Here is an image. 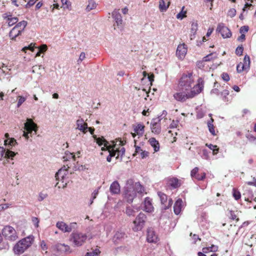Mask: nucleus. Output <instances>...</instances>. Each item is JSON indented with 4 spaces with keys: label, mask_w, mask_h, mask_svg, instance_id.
I'll list each match as a JSON object with an SVG mask.
<instances>
[{
    "label": "nucleus",
    "mask_w": 256,
    "mask_h": 256,
    "mask_svg": "<svg viewBox=\"0 0 256 256\" xmlns=\"http://www.w3.org/2000/svg\"><path fill=\"white\" fill-rule=\"evenodd\" d=\"M34 240L32 236H29L20 240L14 246L13 252L17 255L23 254L32 245Z\"/></svg>",
    "instance_id": "1"
},
{
    "label": "nucleus",
    "mask_w": 256,
    "mask_h": 256,
    "mask_svg": "<svg viewBox=\"0 0 256 256\" xmlns=\"http://www.w3.org/2000/svg\"><path fill=\"white\" fill-rule=\"evenodd\" d=\"M194 82L192 78V73L190 72L188 74H183L179 80V88L180 90L186 92L191 90L192 84Z\"/></svg>",
    "instance_id": "2"
},
{
    "label": "nucleus",
    "mask_w": 256,
    "mask_h": 256,
    "mask_svg": "<svg viewBox=\"0 0 256 256\" xmlns=\"http://www.w3.org/2000/svg\"><path fill=\"white\" fill-rule=\"evenodd\" d=\"M24 124V128L26 132H23V136L28 140L29 138L28 134H36L38 127L31 118H28Z\"/></svg>",
    "instance_id": "3"
},
{
    "label": "nucleus",
    "mask_w": 256,
    "mask_h": 256,
    "mask_svg": "<svg viewBox=\"0 0 256 256\" xmlns=\"http://www.w3.org/2000/svg\"><path fill=\"white\" fill-rule=\"evenodd\" d=\"M88 238L86 234L82 232H74L71 235L70 241L75 246L83 245Z\"/></svg>",
    "instance_id": "4"
},
{
    "label": "nucleus",
    "mask_w": 256,
    "mask_h": 256,
    "mask_svg": "<svg viewBox=\"0 0 256 256\" xmlns=\"http://www.w3.org/2000/svg\"><path fill=\"white\" fill-rule=\"evenodd\" d=\"M2 235L10 241H14L18 238V234L15 229L10 225L6 226L2 230Z\"/></svg>",
    "instance_id": "5"
},
{
    "label": "nucleus",
    "mask_w": 256,
    "mask_h": 256,
    "mask_svg": "<svg viewBox=\"0 0 256 256\" xmlns=\"http://www.w3.org/2000/svg\"><path fill=\"white\" fill-rule=\"evenodd\" d=\"M27 24V22L26 20H22L18 23L10 32V36L14 38L20 34L24 30Z\"/></svg>",
    "instance_id": "6"
},
{
    "label": "nucleus",
    "mask_w": 256,
    "mask_h": 256,
    "mask_svg": "<svg viewBox=\"0 0 256 256\" xmlns=\"http://www.w3.org/2000/svg\"><path fill=\"white\" fill-rule=\"evenodd\" d=\"M119 10H114L112 13V16L115 21L114 26H115L116 24L118 28L122 30L123 28V20Z\"/></svg>",
    "instance_id": "7"
},
{
    "label": "nucleus",
    "mask_w": 256,
    "mask_h": 256,
    "mask_svg": "<svg viewBox=\"0 0 256 256\" xmlns=\"http://www.w3.org/2000/svg\"><path fill=\"white\" fill-rule=\"evenodd\" d=\"M216 31L220 33L224 38H229L232 36L230 30L223 23H220L218 24Z\"/></svg>",
    "instance_id": "8"
},
{
    "label": "nucleus",
    "mask_w": 256,
    "mask_h": 256,
    "mask_svg": "<svg viewBox=\"0 0 256 256\" xmlns=\"http://www.w3.org/2000/svg\"><path fill=\"white\" fill-rule=\"evenodd\" d=\"M196 96V93L194 92V90H191L190 92L184 94L183 92H177L174 95V98L180 102H184L186 99L194 98Z\"/></svg>",
    "instance_id": "9"
},
{
    "label": "nucleus",
    "mask_w": 256,
    "mask_h": 256,
    "mask_svg": "<svg viewBox=\"0 0 256 256\" xmlns=\"http://www.w3.org/2000/svg\"><path fill=\"white\" fill-rule=\"evenodd\" d=\"M162 118H153L150 123V128L152 132L158 134L161 132V126L160 122Z\"/></svg>",
    "instance_id": "10"
},
{
    "label": "nucleus",
    "mask_w": 256,
    "mask_h": 256,
    "mask_svg": "<svg viewBox=\"0 0 256 256\" xmlns=\"http://www.w3.org/2000/svg\"><path fill=\"white\" fill-rule=\"evenodd\" d=\"M124 199L129 204L133 202L134 198L136 196L135 189H124Z\"/></svg>",
    "instance_id": "11"
},
{
    "label": "nucleus",
    "mask_w": 256,
    "mask_h": 256,
    "mask_svg": "<svg viewBox=\"0 0 256 256\" xmlns=\"http://www.w3.org/2000/svg\"><path fill=\"white\" fill-rule=\"evenodd\" d=\"M16 154H18L17 152H14L9 150H6L5 148H4L3 147L0 146V160H2L4 155V158L7 160H13V158L15 156H16Z\"/></svg>",
    "instance_id": "12"
},
{
    "label": "nucleus",
    "mask_w": 256,
    "mask_h": 256,
    "mask_svg": "<svg viewBox=\"0 0 256 256\" xmlns=\"http://www.w3.org/2000/svg\"><path fill=\"white\" fill-rule=\"evenodd\" d=\"M143 210L147 212L151 213L154 212V208L152 204V199L149 197L144 198L142 202Z\"/></svg>",
    "instance_id": "13"
},
{
    "label": "nucleus",
    "mask_w": 256,
    "mask_h": 256,
    "mask_svg": "<svg viewBox=\"0 0 256 256\" xmlns=\"http://www.w3.org/2000/svg\"><path fill=\"white\" fill-rule=\"evenodd\" d=\"M146 240L148 242L151 243H156L158 240V236L151 228H148L147 230Z\"/></svg>",
    "instance_id": "14"
},
{
    "label": "nucleus",
    "mask_w": 256,
    "mask_h": 256,
    "mask_svg": "<svg viewBox=\"0 0 256 256\" xmlns=\"http://www.w3.org/2000/svg\"><path fill=\"white\" fill-rule=\"evenodd\" d=\"M187 52V48L184 44H180L177 48L176 54L180 59H182Z\"/></svg>",
    "instance_id": "15"
},
{
    "label": "nucleus",
    "mask_w": 256,
    "mask_h": 256,
    "mask_svg": "<svg viewBox=\"0 0 256 256\" xmlns=\"http://www.w3.org/2000/svg\"><path fill=\"white\" fill-rule=\"evenodd\" d=\"M204 80L203 78H199L198 80V84L193 88V90H194V92L196 93V96L202 92L204 88Z\"/></svg>",
    "instance_id": "16"
},
{
    "label": "nucleus",
    "mask_w": 256,
    "mask_h": 256,
    "mask_svg": "<svg viewBox=\"0 0 256 256\" xmlns=\"http://www.w3.org/2000/svg\"><path fill=\"white\" fill-rule=\"evenodd\" d=\"M238 214V210H232L228 208L226 215L230 220H235L236 222H237L239 220Z\"/></svg>",
    "instance_id": "17"
},
{
    "label": "nucleus",
    "mask_w": 256,
    "mask_h": 256,
    "mask_svg": "<svg viewBox=\"0 0 256 256\" xmlns=\"http://www.w3.org/2000/svg\"><path fill=\"white\" fill-rule=\"evenodd\" d=\"M77 128L81 132L86 133L88 128V124L84 122L82 118L78 119L76 120Z\"/></svg>",
    "instance_id": "18"
},
{
    "label": "nucleus",
    "mask_w": 256,
    "mask_h": 256,
    "mask_svg": "<svg viewBox=\"0 0 256 256\" xmlns=\"http://www.w3.org/2000/svg\"><path fill=\"white\" fill-rule=\"evenodd\" d=\"M110 190L112 194H118L120 192V186L118 181L115 180L112 182L110 186Z\"/></svg>",
    "instance_id": "19"
},
{
    "label": "nucleus",
    "mask_w": 256,
    "mask_h": 256,
    "mask_svg": "<svg viewBox=\"0 0 256 256\" xmlns=\"http://www.w3.org/2000/svg\"><path fill=\"white\" fill-rule=\"evenodd\" d=\"M146 222H147L146 216L142 212H140L134 221V224H144Z\"/></svg>",
    "instance_id": "20"
},
{
    "label": "nucleus",
    "mask_w": 256,
    "mask_h": 256,
    "mask_svg": "<svg viewBox=\"0 0 256 256\" xmlns=\"http://www.w3.org/2000/svg\"><path fill=\"white\" fill-rule=\"evenodd\" d=\"M183 202L181 198H178L175 202L174 206V210L176 214H180L182 207Z\"/></svg>",
    "instance_id": "21"
},
{
    "label": "nucleus",
    "mask_w": 256,
    "mask_h": 256,
    "mask_svg": "<svg viewBox=\"0 0 256 256\" xmlns=\"http://www.w3.org/2000/svg\"><path fill=\"white\" fill-rule=\"evenodd\" d=\"M68 172L66 170H63V169H60L56 174L55 178L56 180L62 181L67 175Z\"/></svg>",
    "instance_id": "22"
},
{
    "label": "nucleus",
    "mask_w": 256,
    "mask_h": 256,
    "mask_svg": "<svg viewBox=\"0 0 256 256\" xmlns=\"http://www.w3.org/2000/svg\"><path fill=\"white\" fill-rule=\"evenodd\" d=\"M93 138L100 146L104 144V146L107 148H108L110 146L109 142L104 137L97 138L96 135H94Z\"/></svg>",
    "instance_id": "23"
},
{
    "label": "nucleus",
    "mask_w": 256,
    "mask_h": 256,
    "mask_svg": "<svg viewBox=\"0 0 256 256\" xmlns=\"http://www.w3.org/2000/svg\"><path fill=\"white\" fill-rule=\"evenodd\" d=\"M170 2L168 0H160L159 2V8L161 12H166L168 8Z\"/></svg>",
    "instance_id": "24"
},
{
    "label": "nucleus",
    "mask_w": 256,
    "mask_h": 256,
    "mask_svg": "<svg viewBox=\"0 0 256 256\" xmlns=\"http://www.w3.org/2000/svg\"><path fill=\"white\" fill-rule=\"evenodd\" d=\"M148 142L152 147H153L154 151L157 152L160 150V144L154 138H151L149 139Z\"/></svg>",
    "instance_id": "25"
},
{
    "label": "nucleus",
    "mask_w": 256,
    "mask_h": 256,
    "mask_svg": "<svg viewBox=\"0 0 256 256\" xmlns=\"http://www.w3.org/2000/svg\"><path fill=\"white\" fill-rule=\"evenodd\" d=\"M198 28V24L196 22H192L191 24L190 38L193 40L195 38V35Z\"/></svg>",
    "instance_id": "26"
},
{
    "label": "nucleus",
    "mask_w": 256,
    "mask_h": 256,
    "mask_svg": "<svg viewBox=\"0 0 256 256\" xmlns=\"http://www.w3.org/2000/svg\"><path fill=\"white\" fill-rule=\"evenodd\" d=\"M169 182L170 185L173 188H176L180 186V180L176 178H170Z\"/></svg>",
    "instance_id": "27"
},
{
    "label": "nucleus",
    "mask_w": 256,
    "mask_h": 256,
    "mask_svg": "<svg viewBox=\"0 0 256 256\" xmlns=\"http://www.w3.org/2000/svg\"><path fill=\"white\" fill-rule=\"evenodd\" d=\"M144 126L141 124H138L134 128V132L138 136H142L143 135L144 131Z\"/></svg>",
    "instance_id": "28"
},
{
    "label": "nucleus",
    "mask_w": 256,
    "mask_h": 256,
    "mask_svg": "<svg viewBox=\"0 0 256 256\" xmlns=\"http://www.w3.org/2000/svg\"><path fill=\"white\" fill-rule=\"evenodd\" d=\"M55 248L60 252H66L70 250V246L68 245L62 244H58L55 246Z\"/></svg>",
    "instance_id": "29"
},
{
    "label": "nucleus",
    "mask_w": 256,
    "mask_h": 256,
    "mask_svg": "<svg viewBox=\"0 0 256 256\" xmlns=\"http://www.w3.org/2000/svg\"><path fill=\"white\" fill-rule=\"evenodd\" d=\"M64 154L65 155L62 158L64 162L68 161L71 158H72L74 160H76V156L74 153L66 151Z\"/></svg>",
    "instance_id": "30"
},
{
    "label": "nucleus",
    "mask_w": 256,
    "mask_h": 256,
    "mask_svg": "<svg viewBox=\"0 0 256 256\" xmlns=\"http://www.w3.org/2000/svg\"><path fill=\"white\" fill-rule=\"evenodd\" d=\"M58 228L64 232H70L72 230V225H57Z\"/></svg>",
    "instance_id": "31"
},
{
    "label": "nucleus",
    "mask_w": 256,
    "mask_h": 256,
    "mask_svg": "<svg viewBox=\"0 0 256 256\" xmlns=\"http://www.w3.org/2000/svg\"><path fill=\"white\" fill-rule=\"evenodd\" d=\"M16 143V140L14 138L4 140V145L7 147V149L10 148V146H14Z\"/></svg>",
    "instance_id": "32"
},
{
    "label": "nucleus",
    "mask_w": 256,
    "mask_h": 256,
    "mask_svg": "<svg viewBox=\"0 0 256 256\" xmlns=\"http://www.w3.org/2000/svg\"><path fill=\"white\" fill-rule=\"evenodd\" d=\"M214 121V119L212 118H211L210 120H209L208 122V128L209 132L211 133L212 135L214 136L216 134L214 126L213 124Z\"/></svg>",
    "instance_id": "33"
},
{
    "label": "nucleus",
    "mask_w": 256,
    "mask_h": 256,
    "mask_svg": "<svg viewBox=\"0 0 256 256\" xmlns=\"http://www.w3.org/2000/svg\"><path fill=\"white\" fill-rule=\"evenodd\" d=\"M134 189L136 190V192L139 194H142L144 192V187L141 185V184L139 182H136L134 184Z\"/></svg>",
    "instance_id": "34"
},
{
    "label": "nucleus",
    "mask_w": 256,
    "mask_h": 256,
    "mask_svg": "<svg viewBox=\"0 0 256 256\" xmlns=\"http://www.w3.org/2000/svg\"><path fill=\"white\" fill-rule=\"evenodd\" d=\"M10 245L5 240H3L0 242V251H7L9 250Z\"/></svg>",
    "instance_id": "35"
},
{
    "label": "nucleus",
    "mask_w": 256,
    "mask_h": 256,
    "mask_svg": "<svg viewBox=\"0 0 256 256\" xmlns=\"http://www.w3.org/2000/svg\"><path fill=\"white\" fill-rule=\"evenodd\" d=\"M96 6V4L94 0H88V4L86 8V10L90 12V10L95 8Z\"/></svg>",
    "instance_id": "36"
},
{
    "label": "nucleus",
    "mask_w": 256,
    "mask_h": 256,
    "mask_svg": "<svg viewBox=\"0 0 256 256\" xmlns=\"http://www.w3.org/2000/svg\"><path fill=\"white\" fill-rule=\"evenodd\" d=\"M158 194L160 198L161 203L162 204H164L167 202V200H168L167 196L165 194H164L161 192H158Z\"/></svg>",
    "instance_id": "37"
},
{
    "label": "nucleus",
    "mask_w": 256,
    "mask_h": 256,
    "mask_svg": "<svg viewBox=\"0 0 256 256\" xmlns=\"http://www.w3.org/2000/svg\"><path fill=\"white\" fill-rule=\"evenodd\" d=\"M250 56L248 54H246L244 58L243 62H242V64H243L244 67L246 68L248 70L250 68Z\"/></svg>",
    "instance_id": "38"
},
{
    "label": "nucleus",
    "mask_w": 256,
    "mask_h": 256,
    "mask_svg": "<svg viewBox=\"0 0 256 256\" xmlns=\"http://www.w3.org/2000/svg\"><path fill=\"white\" fill-rule=\"evenodd\" d=\"M134 182L132 179H129L126 181V186L124 189H134Z\"/></svg>",
    "instance_id": "39"
},
{
    "label": "nucleus",
    "mask_w": 256,
    "mask_h": 256,
    "mask_svg": "<svg viewBox=\"0 0 256 256\" xmlns=\"http://www.w3.org/2000/svg\"><path fill=\"white\" fill-rule=\"evenodd\" d=\"M126 212L128 216H134L136 213V211H135L131 206H128L126 207Z\"/></svg>",
    "instance_id": "40"
},
{
    "label": "nucleus",
    "mask_w": 256,
    "mask_h": 256,
    "mask_svg": "<svg viewBox=\"0 0 256 256\" xmlns=\"http://www.w3.org/2000/svg\"><path fill=\"white\" fill-rule=\"evenodd\" d=\"M232 196L236 200H240L241 197L240 192L234 188L232 190Z\"/></svg>",
    "instance_id": "41"
},
{
    "label": "nucleus",
    "mask_w": 256,
    "mask_h": 256,
    "mask_svg": "<svg viewBox=\"0 0 256 256\" xmlns=\"http://www.w3.org/2000/svg\"><path fill=\"white\" fill-rule=\"evenodd\" d=\"M100 252L98 249H95L92 252H88L86 253L85 256H98Z\"/></svg>",
    "instance_id": "42"
},
{
    "label": "nucleus",
    "mask_w": 256,
    "mask_h": 256,
    "mask_svg": "<svg viewBox=\"0 0 256 256\" xmlns=\"http://www.w3.org/2000/svg\"><path fill=\"white\" fill-rule=\"evenodd\" d=\"M198 167H195L191 170L190 176L192 178H195L196 179V176H198V174H200L198 173Z\"/></svg>",
    "instance_id": "43"
},
{
    "label": "nucleus",
    "mask_w": 256,
    "mask_h": 256,
    "mask_svg": "<svg viewBox=\"0 0 256 256\" xmlns=\"http://www.w3.org/2000/svg\"><path fill=\"white\" fill-rule=\"evenodd\" d=\"M18 20V19L17 17H12L10 19L8 20V25L9 26H13L14 24H16Z\"/></svg>",
    "instance_id": "44"
},
{
    "label": "nucleus",
    "mask_w": 256,
    "mask_h": 256,
    "mask_svg": "<svg viewBox=\"0 0 256 256\" xmlns=\"http://www.w3.org/2000/svg\"><path fill=\"white\" fill-rule=\"evenodd\" d=\"M247 70L246 68L244 67L242 62H240L236 66V70L238 73L242 72L243 70Z\"/></svg>",
    "instance_id": "45"
},
{
    "label": "nucleus",
    "mask_w": 256,
    "mask_h": 256,
    "mask_svg": "<svg viewBox=\"0 0 256 256\" xmlns=\"http://www.w3.org/2000/svg\"><path fill=\"white\" fill-rule=\"evenodd\" d=\"M218 247L214 245H212V246L210 248H203V252H206L207 250H208L211 252H216L218 250Z\"/></svg>",
    "instance_id": "46"
},
{
    "label": "nucleus",
    "mask_w": 256,
    "mask_h": 256,
    "mask_svg": "<svg viewBox=\"0 0 256 256\" xmlns=\"http://www.w3.org/2000/svg\"><path fill=\"white\" fill-rule=\"evenodd\" d=\"M244 48L242 45L238 46L236 50V54L240 56L242 54Z\"/></svg>",
    "instance_id": "47"
},
{
    "label": "nucleus",
    "mask_w": 256,
    "mask_h": 256,
    "mask_svg": "<svg viewBox=\"0 0 256 256\" xmlns=\"http://www.w3.org/2000/svg\"><path fill=\"white\" fill-rule=\"evenodd\" d=\"M48 196V195L47 194L43 193L42 192H40L38 194V200L39 202H42L44 198H46Z\"/></svg>",
    "instance_id": "48"
},
{
    "label": "nucleus",
    "mask_w": 256,
    "mask_h": 256,
    "mask_svg": "<svg viewBox=\"0 0 256 256\" xmlns=\"http://www.w3.org/2000/svg\"><path fill=\"white\" fill-rule=\"evenodd\" d=\"M214 53H210L207 56L204 57L203 60L205 62H208L212 60L214 58H216V56L213 57Z\"/></svg>",
    "instance_id": "49"
},
{
    "label": "nucleus",
    "mask_w": 256,
    "mask_h": 256,
    "mask_svg": "<svg viewBox=\"0 0 256 256\" xmlns=\"http://www.w3.org/2000/svg\"><path fill=\"white\" fill-rule=\"evenodd\" d=\"M29 50L32 52L34 51V47L32 46V44H30L28 46H26L22 48V51L26 52V50Z\"/></svg>",
    "instance_id": "50"
},
{
    "label": "nucleus",
    "mask_w": 256,
    "mask_h": 256,
    "mask_svg": "<svg viewBox=\"0 0 256 256\" xmlns=\"http://www.w3.org/2000/svg\"><path fill=\"white\" fill-rule=\"evenodd\" d=\"M228 14L230 18L234 17L236 14V10L234 8H230L228 11Z\"/></svg>",
    "instance_id": "51"
},
{
    "label": "nucleus",
    "mask_w": 256,
    "mask_h": 256,
    "mask_svg": "<svg viewBox=\"0 0 256 256\" xmlns=\"http://www.w3.org/2000/svg\"><path fill=\"white\" fill-rule=\"evenodd\" d=\"M186 12H183L182 10L180 12L177 14L176 18L178 19L182 20L184 16H186Z\"/></svg>",
    "instance_id": "52"
},
{
    "label": "nucleus",
    "mask_w": 256,
    "mask_h": 256,
    "mask_svg": "<svg viewBox=\"0 0 256 256\" xmlns=\"http://www.w3.org/2000/svg\"><path fill=\"white\" fill-rule=\"evenodd\" d=\"M36 0H29L28 3L25 5V8H28L32 6L36 2Z\"/></svg>",
    "instance_id": "53"
},
{
    "label": "nucleus",
    "mask_w": 256,
    "mask_h": 256,
    "mask_svg": "<svg viewBox=\"0 0 256 256\" xmlns=\"http://www.w3.org/2000/svg\"><path fill=\"white\" fill-rule=\"evenodd\" d=\"M248 30H249L248 26H244L240 28V33L246 32H248Z\"/></svg>",
    "instance_id": "54"
},
{
    "label": "nucleus",
    "mask_w": 256,
    "mask_h": 256,
    "mask_svg": "<svg viewBox=\"0 0 256 256\" xmlns=\"http://www.w3.org/2000/svg\"><path fill=\"white\" fill-rule=\"evenodd\" d=\"M204 62H205V61H204L203 59L202 60L198 61L196 62V66L199 68L202 69L204 66Z\"/></svg>",
    "instance_id": "55"
},
{
    "label": "nucleus",
    "mask_w": 256,
    "mask_h": 256,
    "mask_svg": "<svg viewBox=\"0 0 256 256\" xmlns=\"http://www.w3.org/2000/svg\"><path fill=\"white\" fill-rule=\"evenodd\" d=\"M26 100L24 96H20V98L18 99V104H17V106L18 108H19L22 104Z\"/></svg>",
    "instance_id": "56"
},
{
    "label": "nucleus",
    "mask_w": 256,
    "mask_h": 256,
    "mask_svg": "<svg viewBox=\"0 0 256 256\" xmlns=\"http://www.w3.org/2000/svg\"><path fill=\"white\" fill-rule=\"evenodd\" d=\"M246 136L250 142H254L256 141V136H254L250 134H248Z\"/></svg>",
    "instance_id": "57"
},
{
    "label": "nucleus",
    "mask_w": 256,
    "mask_h": 256,
    "mask_svg": "<svg viewBox=\"0 0 256 256\" xmlns=\"http://www.w3.org/2000/svg\"><path fill=\"white\" fill-rule=\"evenodd\" d=\"M222 78L224 81L228 82L230 80L229 75L227 73H222Z\"/></svg>",
    "instance_id": "58"
},
{
    "label": "nucleus",
    "mask_w": 256,
    "mask_h": 256,
    "mask_svg": "<svg viewBox=\"0 0 256 256\" xmlns=\"http://www.w3.org/2000/svg\"><path fill=\"white\" fill-rule=\"evenodd\" d=\"M116 152H110V154L106 158V160L108 162H110L112 158L115 156Z\"/></svg>",
    "instance_id": "59"
},
{
    "label": "nucleus",
    "mask_w": 256,
    "mask_h": 256,
    "mask_svg": "<svg viewBox=\"0 0 256 256\" xmlns=\"http://www.w3.org/2000/svg\"><path fill=\"white\" fill-rule=\"evenodd\" d=\"M206 173L203 172L201 174H198V176H196V180H204L206 178Z\"/></svg>",
    "instance_id": "60"
},
{
    "label": "nucleus",
    "mask_w": 256,
    "mask_h": 256,
    "mask_svg": "<svg viewBox=\"0 0 256 256\" xmlns=\"http://www.w3.org/2000/svg\"><path fill=\"white\" fill-rule=\"evenodd\" d=\"M148 152L146 150H142L140 152V156L142 158H144L148 156Z\"/></svg>",
    "instance_id": "61"
},
{
    "label": "nucleus",
    "mask_w": 256,
    "mask_h": 256,
    "mask_svg": "<svg viewBox=\"0 0 256 256\" xmlns=\"http://www.w3.org/2000/svg\"><path fill=\"white\" fill-rule=\"evenodd\" d=\"M40 246L43 250H46L48 249V247L44 241L42 240L40 242Z\"/></svg>",
    "instance_id": "62"
},
{
    "label": "nucleus",
    "mask_w": 256,
    "mask_h": 256,
    "mask_svg": "<svg viewBox=\"0 0 256 256\" xmlns=\"http://www.w3.org/2000/svg\"><path fill=\"white\" fill-rule=\"evenodd\" d=\"M178 120H176V121L173 120L172 122L170 124V128H176L178 125Z\"/></svg>",
    "instance_id": "63"
},
{
    "label": "nucleus",
    "mask_w": 256,
    "mask_h": 256,
    "mask_svg": "<svg viewBox=\"0 0 256 256\" xmlns=\"http://www.w3.org/2000/svg\"><path fill=\"white\" fill-rule=\"evenodd\" d=\"M247 184L249 186H256V178H253V182H248Z\"/></svg>",
    "instance_id": "64"
}]
</instances>
